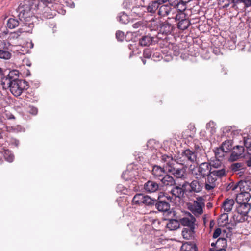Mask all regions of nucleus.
<instances>
[{
    "label": "nucleus",
    "instance_id": "obj_1",
    "mask_svg": "<svg viewBox=\"0 0 251 251\" xmlns=\"http://www.w3.org/2000/svg\"><path fill=\"white\" fill-rule=\"evenodd\" d=\"M19 12L18 18L22 24V28L19 29L20 32H29L34 27L33 17L31 8L28 5L20 4L18 7Z\"/></svg>",
    "mask_w": 251,
    "mask_h": 251
},
{
    "label": "nucleus",
    "instance_id": "obj_2",
    "mask_svg": "<svg viewBox=\"0 0 251 251\" xmlns=\"http://www.w3.org/2000/svg\"><path fill=\"white\" fill-rule=\"evenodd\" d=\"M161 162L164 163L166 170L175 177L180 178L184 176V170L177 167L178 163L172 156L163 154L161 156Z\"/></svg>",
    "mask_w": 251,
    "mask_h": 251
},
{
    "label": "nucleus",
    "instance_id": "obj_3",
    "mask_svg": "<svg viewBox=\"0 0 251 251\" xmlns=\"http://www.w3.org/2000/svg\"><path fill=\"white\" fill-rule=\"evenodd\" d=\"M169 20H172L174 23H176L177 28L181 30H184L188 28L191 25L189 19L187 17L186 14L183 12H177L171 17H169Z\"/></svg>",
    "mask_w": 251,
    "mask_h": 251
},
{
    "label": "nucleus",
    "instance_id": "obj_4",
    "mask_svg": "<svg viewBox=\"0 0 251 251\" xmlns=\"http://www.w3.org/2000/svg\"><path fill=\"white\" fill-rule=\"evenodd\" d=\"M19 72L17 70H13L8 74L1 78V85L4 90L8 89L11 84L17 82L21 79L19 78Z\"/></svg>",
    "mask_w": 251,
    "mask_h": 251
},
{
    "label": "nucleus",
    "instance_id": "obj_5",
    "mask_svg": "<svg viewBox=\"0 0 251 251\" xmlns=\"http://www.w3.org/2000/svg\"><path fill=\"white\" fill-rule=\"evenodd\" d=\"M188 209L196 216L203 213L202 206L204 205V196L197 197V201L187 204Z\"/></svg>",
    "mask_w": 251,
    "mask_h": 251
},
{
    "label": "nucleus",
    "instance_id": "obj_6",
    "mask_svg": "<svg viewBox=\"0 0 251 251\" xmlns=\"http://www.w3.org/2000/svg\"><path fill=\"white\" fill-rule=\"evenodd\" d=\"M174 21L172 20L169 19V17L167 20L160 23L159 24V32L158 33L157 38L162 39L163 38V35L166 36L171 34L174 29Z\"/></svg>",
    "mask_w": 251,
    "mask_h": 251
},
{
    "label": "nucleus",
    "instance_id": "obj_7",
    "mask_svg": "<svg viewBox=\"0 0 251 251\" xmlns=\"http://www.w3.org/2000/svg\"><path fill=\"white\" fill-rule=\"evenodd\" d=\"M167 0H142V7L151 13H155L159 6L165 3Z\"/></svg>",
    "mask_w": 251,
    "mask_h": 251
},
{
    "label": "nucleus",
    "instance_id": "obj_8",
    "mask_svg": "<svg viewBox=\"0 0 251 251\" xmlns=\"http://www.w3.org/2000/svg\"><path fill=\"white\" fill-rule=\"evenodd\" d=\"M28 88L27 82L24 80H21L11 84L8 87L11 93L15 97L20 96L23 90Z\"/></svg>",
    "mask_w": 251,
    "mask_h": 251
},
{
    "label": "nucleus",
    "instance_id": "obj_9",
    "mask_svg": "<svg viewBox=\"0 0 251 251\" xmlns=\"http://www.w3.org/2000/svg\"><path fill=\"white\" fill-rule=\"evenodd\" d=\"M166 199L172 201L173 198L165 196L162 197L160 195H159L157 200H156L155 203V207L160 212H167L170 209V204L165 201Z\"/></svg>",
    "mask_w": 251,
    "mask_h": 251
},
{
    "label": "nucleus",
    "instance_id": "obj_10",
    "mask_svg": "<svg viewBox=\"0 0 251 251\" xmlns=\"http://www.w3.org/2000/svg\"><path fill=\"white\" fill-rule=\"evenodd\" d=\"M182 187L184 188L185 193H191L192 192L198 193L202 190L203 185L202 183L198 180H194L191 183H189L187 182H185Z\"/></svg>",
    "mask_w": 251,
    "mask_h": 251
},
{
    "label": "nucleus",
    "instance_id": "obj_11",
    "mask_svg": "<svg viewBox=\"0 0 251 251\" xmlns=\"http://www.w3.org/2000/svg\"><path fill=\"white\" fill-rule=\"evenodd\" d=\"M177 11L174 7H172L169 4H162L159 6L157 11L158 14L161 17H171L174 16Z\"/></svg>",
    "mask_w": 251,
    "mask_h": 251
},
{
    "label": "nucleus",
    "instance_id": "obj_12",
    "mask_svg": "<svg viewBox=\"0 0 251 251\" xmlns=\"http://www.w3.org/2000/svg\"><path fill=\"white\" fill-rule=\"evenodd\" d=\"M180 161L183 162L182 164H185L187 162H194L196 161L197 164H199V161L197 159L196 153L192 151L187 149L184 150L181 153V156L180 157Z\"/></svg>",
    "mask_w": 251,
    "mask_h": 251
},
{
    "label": "nucleus",
    "instance_id": "obj_13",
    "mask_svg": "<svg viewBox=\"0 0 251 251\" xmlns=\"http://www.w3.org/2000/svg\"><path fill=\"white\" fill-rule=\"evenodd\" d=\"M180 224L186 227H195L196 218L190 213L179 220Z\"/></svg>",
    "mask_w": 251,
    "mask_h": 251
},
{
    "label": "nucleus",
    "instance_id": "obj_14",
    "mask_svg": "<svg viewBox=\"0 0 251 251\" xmlns=\"http://www.w3.org/2000/svg\"><path fill=\"white\" fill-rule=\"evenodd\" d=\"M159 184L152 180H149L144 185L145 191L149 193L156 192L159 189Z\"/></svg>",
    "mask_w": 251,
    "mask_h": 251
},
{
    "label": "nucleus",
    "instance_id": "obj_15",
    "mask_svg": "<svg viewBox=\"0 0 251 251\" xmlns=\"http://www.w3.org/2000/svg\"><path fill=\"white\" fill-rule=\"evenodd\" d=\"M216 180V176L211 174V170H210V173L207 176L206 181L205 183V188L208 190L213 189L216 186L215 182Z\"/></svg>",
    "mask_w": 251,
    "mask_h": 251
},
{
    "label": "nucleus",
    "instance_id": "obj_16",
    "mask_svg": "<svg viewBox=\"0 0 251 251\" xmlns=\"http://www.w3.org/2000/svg\"><path fill=\"white\" fill-rule=\"evenodd\" d=\"M250 194L247 192H241L236 194V201L238 204L248 203L250 198Z\"/></svg>",
    "mask_w": 251,
    "mask_h": 251
},
{
    "label": "nucleus",
    "instance_id": "obj_17",
    "mask_svg": "<svg viewBox=\"0 0 251 251\" xmlns=\"http://www.w3.org/2000/svg\"><path fill=\"white\" fill-rule=\"evenodd\" d=\"M229 168L233 173H242L246 169V164L243 162H235L230 165Z\"/></svg>",
    "mask_w": 251,
    "mask_h": 251
},
{
    "label": "nucleus",
    "instance_id": "obj_18",
    "mask_svg": "<svg viewBox=\"0 0 251 251\" xmlns=\"http://www.w3.org/2000/svg\"><path fill=\"white\" fill-rule=\"evenodd\" d=\"M251 209V205L249 203L238 204L236 206V211L239 213H242L247 217H251V215H248Z\"/></svg>",
    "mask_w": 251,
    "mask_h": 251
},
{
    "label": "nucleus",
    "instance_id": "obj_19",
    "mask_svg": "<svg viewBox=\"0 0 251 251\" xmlns=\"http://www.w3.org/2000/svg\"><path fill=\"white\" fill-rule=\"evenodd\" d=\"M218 222L220 226H226L229 231H231L232 230V227L228 226L229 224L228 223V215L227 213L224 212L223 214H221L218 219Z\"/></svg>",
    "mask_w": 251,
    "mask_h": 251
},
{
    "label": "nucleus",
    "instance_id": "obj_20",
    "mask_svg": "<svg viewBox=\"0 0 251 251\" xmlns=\"http://www.w3.org/2000/svg\"><path fill=\"white\" fill-rule=\"evenodd\" d=\"M165 170L166 169L164 166L163 168H161L159 166L155 165L152 168V174L155 177L158 178L160 179L163 176L164 174H165Z\"/></svg>",
    "mask_w": 251,
    "mask_h": 251
},
{
    "label": "nucleus",
    "instance_id": "obj_21",
    "mask_svg": "<svg viewBox=\"0 0 251 251\" xmlns=\"http://www.w3.org/2000/svg\"><path fill=\"white\" fill-rule=\"evenodd\" d=\"M180 222L176 219H169L166 227L170 231L176 230L179 227Z\"/></svg>",
    "mask_w": 251,
    "mask_h": 251
},
{
    "label": "nucleus",
    "instance_id": "obj_22",
    "mask_svg": "<svg viewBox=\"0 0 251 251\" xmlns=\"http://www.w3.org/2000/svg\"><path fill=\"white\" fill-rule=\"evenodd\" d=\"M234 201L231 199H226L223 203L222 208L225 212H230L234 204Z\"/></svg>",
    "mask_w": 251,
    "mask_h": 251
},
{
    "label": "nucleus",
    "instance_id": "obj_23",
    "mask_svg": "<svg viewBox=\"0 0 251 251\" xmlns=\"http://www.w3.org/2000/svg\"><path fill=\"white\" fill-rule=\"evenodd\" d=\"M195 227L184 228L182 231V235L184 238L189 240L192 239L194 236Z\"/></svg>",
    "mask_w": 251,
    "mask_h": 251
},
{
    "label": "nucleus",
    "instance_id": "obj_24",
    "mask_svg": "<svg viewBox=\"0 0 251 251\" xmlns=\"http://www.w3.org/2000/svg\"><path fill=\"white\" fill-rule=\"evenodd\" d=\"M203 165H204V163H201L198 167L191 169L192 173L196 176V178L204 177Z\"/></svg>",
    "mask_w": 251,
    "mask_h": 251
},
{
    "label": "nucleus",
    "instance_id": "obj_25",
    "mask_svg": "<svg viewBox=\"0 0 251 251\" xmlns=\"http://www.w3.org/2000/svg\"><path fill=\"white\" fill-rule=\"evenodd\" d=\"M171 193L175 199L177 198L180 199L183 196L184 193H185V190H184V188L182 186V187L176 186L171 190Z\"/></svg>",
    "mask_w": 251,
    "mask_h": 251
},
{
    "label": "nucleus",
    "instance_id": "obj_26",
    "mask_svg": "<svg viewBox=\"0 0 251 251\" xmlns=\"http://www.w3.org/2000/svg\"><path fill=\"white\" fill-rule=\"evenodd\" d=\"M160 180L164 186H172L175 184V181L174 178L168 175L162 177Z\"/></svg>",
    "mask_w": 251,
    "mask_h": 251
},
{
    "label": "nucleus",
    "instance_id": "obj_27",
    "mask_svg": "<svg viewBox=\"0 0 251 251\" xmlns=\"http://www.w3.org/2000/svg\"><path fill=\"white\" fill-rule=\"evenodd\" d=\"M154 38L149 35L143 36L139 40L142 46H148L154 42Z\"/></svg>",
    "mask_w": 251,
    "mask_h": 251
},
{
    "label": "nucleus",
    "instance_id": "obj_28",
    "mask_svg": "<svg viewBox=\"0 0 251 251\" xmlns=\"http://www.w3.org/2000/svg\"><path fill=\"white\" fill-rule=\"evenodd\" d=\"M145 195L141 193L136 194L132 199L133 204L143 205Z\"/></svg>",
    "mask_w": 251,
    "mask_h": 251
},
{
    "label": "nucleus",
    "instance_id": "obj_29",
    "mask_svg": "<svg viewBox=\"0 0 251 251\" xmlns=\"http://www.w3.org/2000/svg\"><path fill=\"white\" fill-rule=\"evenodd\" d=\"M232 218L236 224L237 223L243 222L245 220H248V217L236 211L234 213Z\"/></svg>",
    "mask_w": 251,
    "mask_h": 251
},
{
    "label": "nucleus",
    "instance_id": "obj_30",
    "mask_svg": "<svg viewBox=\"0 0 251 251\" xmlns=\"http://www.w3.org/2000/svg\"><path fill=\"white\" fill-rule=\"evenodd\" d=\"M7 26L10 29H14L18 26L19 25H22L20 20L16 19L15 18H10L7 22Z\"/></svg>",
    "mask_w": 251,
    "mask_h": 251
},
{
    "label": "nucleus",
    "instance_id": "obj_31",
    "mask_svg": "<svg viewBox=\"0 0 251 251\" xmlns=\"http://www.w3.org/2000/svg\"><path fill=\"white\" fill-rule=\"evenodd\" d=\"M214 152L215 154V157L216 159H218L219 160H222L225 155L226 153H227L224 149H223L221 147L219 148H217L214 150Z\"/></svg>",
    "mask_w": 251,
    "mask_h": 251
},
{
    "label": "nucleus",
    "instance_id": "obj_32",
    "mask_svg": "<svg viewBox=\"0 0 251 251\" xmlns=\"http://www.w3.org/2000/svg\"><path fill=\"white\" fill-rule=\"evenodd\" d=\"M134 171L126 170L122 175V177L126 181L132 180L135 177Z\"/></svg>",
    "mask_w": 251,
    "mask_h": 251
},
{
    "label": "nucleus",
    "instance_id": "obj_33",
    "mask_svg": "<svg viewBox=\"0 0 251 251\" xmlns=\"http://www.w3.org/2000/svg\"><path fill=\"white\" fill-rule=\"evenodd\" d=\"M3 155L4 159L9 162H12L14 159V155L12 152L8 149H4Z\"/></svg>",
    "mask_w": 251,
    "mask_h": 251
},
{
    "label": "nucleus",
    "instance_id": "obj_34",
    "mask_svg": "<svg viewBox=\"0 0 251 251\" xmlns=\"http://www.w3.org/2000/svg\"><path fill=\"white\" fill-rule=\"evenodd\" d=\"M244 183L243 182H239L238 183H230L228 184V185L227 187V190H232L235 191L236 190H237L238 189H239L241 191V189L242 187H244Z\"/></svg>",
    "mask_w": 251,
    "mask_h": 251
},
{
    "label": "nucleus",
    "instance_id": "obj_35",
    "mask_svg": "<svg viewBox=\"0 0 251 251\" xmlns=\"http://www.w3.org/2000/svg\"><path fill=\"white\" fill-rule=\"evenodd\" d=\"M206 130L210 136L214 135L216 132L215 124L214 122L211 121L206 124Z\"/></svg>",
    "mask_w": 251,
    "mask_h": 251
},
{
    "label": "nucleus",
    "instance_id": "obj_36",
    "mask_svg": "<svg viewBox=\"0 0 251 251\" xmlns=\"http://www.w3.org/2000/svg\"><path fill=\"white\" fill-rule=\"evenodd\" d=\"M117 19L120 23L124 24H127L129 21L128 16L124 12L119 14Z\"/></svg>",
    "mask_w": 251,
    "mask_h": 251
},
{
    "label": "nucleus",
    "instance_id": "obj_37",
    "mask_svg": "<svg viewBox=\"0 0 251 251\" xmlns=\"http://www.w3.org/2000/svg\"><path fill=\"white\" fill-rule=\"evenodd\" d=\"M156 201V199H152L148 195H145L143 205L152 206L155 204Z\"/></svg>",
    "mask_w": 251,
    "mask_h": 251
},
{
    "label": "nucleus",
    "instance_id": "obj_38",
    "mask_svg": "<svg viewBox=\"0 0 251 251\" xmlns=\"http://www.w3.org/2000/svg\"><path fill=\"white\" fill-rule=\"evenodd\" d=\"M232 3L234 5L243 3L244 8H248L251 6V0H232Z\"/></svg>",
    "mask_w": 251,
    "mask_h": 251
},
{
    "label": "nucleus",
    "instance_id": "obj_39",
    "mask_svg": "<svg viewBox=\"0 0 251 251\" xmlns=\"http://www.w3.org/2000/svg\"><path fill=\"white\" fill-rule=\"evenodd\" d=\"M241 155V153L236 151L235 148H233V151H232L229 159L230 161H235L239 159Z\"/></svg>",
    "mask_w": 251,
    "mask_h": 251
},
{
    "label": "nucleus",
    "instance_id": "obj_40",
    "mask_svg": "<svg viewBox=\"0 0 251 251\" xmlns=\"http://www.w3.org/2000/svg\"><path fill=\"white\" fill-rule=\"evenodd\" d=\"M221 147L227 153L232 149V142L231 140H226L222 143Z\"/></svg>",
    "mask_w": 251,
    "mask_h": 251
},
{
    "label": "nucleus",
    "instance_id": "obj_41",
    "mask_svg": "<svg viewBox=\"0 0 251 251\" xmlns=\"http://www.w3.org/2000/svg\"><path fill=\"white\" fill-rule=\"evenodd\" d=\"M185 247V250L183 251H198L197 246L195 244H184L182 246V248Z\"/></svg>",
    "mask_w": 251,
    "mask_h": 251
},
{
    "label": "nucleus",
    "instance_id": "obj_42",
    "mask_svg": "<svg viewBox=\"0 0 251 251\" xmlns=\"http://www.w3.org/2000/svg\"><path fill=\"white\" fill-rule=\"evenodd\" d=\"M11 57V53L10 52L0 49V58L7 60Z\"/></svg>",
    "mask_w": 251,
    "mask_h": 251
},
{
    "label": "nucleus",
    "instance_id": "obj_43",
    "mask_svg": "<svg viewBox=\"0 0 251 251\" xmlns=\"http://www.w3.org/2000/svg\"><path fill=\"white\" fill-rule=\"evenodd\" d=\"M211 174L215 175L216 176V178L217 176L222 177L226 175L225 170L223 169L220 170H214L213 171L211 170Z\"/></svg>",
    "mask_w": 251,
    "mask_h": 251
},
{
    "label": "nucleus",
    "instance_id": "obj_44",
    "mask_svg": "<svg viewBox=\"0 0 251 251\" xmlns=\"http://www.w3.org/2000/svg\"><path fill=\"white\" fill-rule=\"evenodd\" d=\"M168 2L169 4L171 6H173L174 8L177 7L178 8L180 5H182V2L181 0H167L165 3Z\"/></svg>",
    "mask_w": 251,
    "mask_h": 251
},
{
    "label": "nucleus",
    "instance_id": "obj_45",
    "mask_svg": "<svg viewBox=\"0 0 251 251\" xmlns=\"http://www.w3.org/2000/svg\"><path fill=\"white\" fill-rule=\"evenodd\" d=\"M218 247H221L220 248H225L226 247V240L224 238H219L216 243Z\"/></svg>",
    "mask_w": 251,
    "mask_h": 251
},
{
    "label": "nucleus",
    "instance_id": "obj_46",
    "mask_svg": "<svg viewBox=\"0 0 251 251\" xmlns=\"http://www.w3.org/2000/svg\"><path fill=\"white\" fill-rule=\"evenodd\" d=\"M132 27L134 29H139L138 31H135L134 32L139 31L141 30H143L145 27L144 26L143 23L139 21L132 25Z\"/></svg>",
    "mask_w": 251,
    "mask_h": 251
},
{
    "label": "nucleus",
    "instance_id": "obj_47",
    "mask_svg": "<svg viewBox=\"0 0 251 251\" xmlns=\"http://www.w3.org/2000/svg\"><path fill=\"white\" fill-rule=\"evenodd\" d=\"M221 160H219L218 159L211 160L209 162V165L210 166L213 167L215 169H216L221 166Z\"/></svg>",
    "mask_w": 251,
    "mask_h": 251
},
{
    "label": "nucleus",
    "instance_id": "obj_48",
    "mask_svg": "<svg viewBox=\"0 0 251 251\" xmlns=\"http://www.w3.org/2000/svg\"><path fill=\"white\" fill-rule=\"evenodd\" d=\"M162 58V56L159 52H154L152 53L151 59L155 61L160 60Z\"/></svg>",
    "mask_w": 251,
    "mask_h": 251
},
{
    "label": "nucleus",
    "instance_id": "obj_49",
    "mask_svg": "<svg viewBox=\"0 0 251 251\" xmlns=\"http://www.w3.org/2000/svg\"><path fill=\"white\" fill-rule=\"evenodd\" d=\"M27 111L32 115H36L38 113V109L33 106H29L27 108Z\"/></svg>",
    "mask_w": 251,
    "mask_h": 251
},
{
    "label": "nucleus",
    "instance_id": "obj_50",
    "mask_svg": "<svg viewBox=\"0 0 251 251\" xmlns=\"http://www.w3.org/2000/svg\"><path fill=\"white\" fill-rule=\"evenodd\" d=\"M116 38L119 41H123L124 39V33L120 30H118L116 32Z\"/></svg>",
    "mask_w": 251,
    "mask_h": 251
},
{
    "label": "nucleus",
    "instance_id": "obj_51",
    "mask_svg": "<svg viewBox=\"0 0 251 251\" xmlns=\"http://www.w3.org/2000/svg\"><path fill=\"white\" fill-rule=\"evenodd\" d=\"M122 5L124 8L130 9L132 6V1L131 0H124Z\"/></svg>",
    "mask_w": 251,
    "mask_h": 251
},
{
    "label": "nucleus",
    "instance_id": "obj_52",
    "mask_svg": "<svg viewBox=\"0 0 251 251\" xmlns=\"http://www.w3.org/2000/svg\"><path fill=\"white\" fill-rule=\"evenodd\" d=\"M152 51L149 49L144 50L143 51V56L144 58H150L152 57Z\"/></svg>",
    "mask_w": 251,
    "mask_h": 251
},
{
    "label": "nucleus",
    "instance_id": "obj_53",
    "mask_svg": "<svg viewBox=\"0 0 251 251\" xmlns=\"http://www.w3.org/2000/svg\"><path fill=\"white\" fill-rule=\"evenodd\" d=\"M12 130L15 132H20L25 131V128L20 125H17L12 127Z\"/></svg>",
    "mask_w": 251,
    "mask_h": 251
},
{
    "label": "nucleus",
    "instance_id": "obj_54",
    "mask_svg": "<svg viewBox=\"0 0 251 251\" xmlns=\"http://www.w3.org/2000/svg\"><path fill=\"white\" fill-rule=\"evenodd\" d=\"M232 128L231 126H226L223 128V136H228V133L231 131Z\"/></svg>",
    "mask_w": 251,
    "mask_h": 251
},
{
    "label": "nucleus",
    "instance_id": "obj_55",
    "mask_svg": "<svg viewBox=\"0 0 251 251\" xmlns=\"http://www.w3.org/2000/svg\"><path fill=\"white\" fill-rule=\"evenodd\" d=\"M221 233V230L220 228L216 229L213 233V237L217 238L220 235Z\"/></svg>",
    "mask_w": 251,
    "mask_h": 251
},
{
    "label": "nucleus",
    "instance_id": "obj_56",
    "mask_svg": "<svg viewBox=\"0 0 251 251\" xmlns=\"http://www.w3.org/2000/svg\"><path fill=\"white\" fill-rule=\"evenodd\" d=\"M244 146L247 148L251 147V140L249 139H244Z\"/></svg>",
    "mask_w": 251,
    "mask_h": 251
},
{
    "label": "nucleus",
    "instance_id": "obj_57",
    "mask_svg": "<svg viewBox=\"0 0 251 251\" xmlns=\"http://www.w3.org/2000/svg\"><path fill=\"white\" fill-rule=\"evenodd\" d=\"M233 148H235L236 151L241 153L242 154L244 151V148L242 146H236L235 147Z\"/></svg>",
    "mask_w": 251,
    "mask_h": 251
},
{
    "label": "nucleus",
    "instance_id": "obj_58",
    "mask_svg": "<svg viewBox=\"0 0 251 251\" xmlns=\"http://www.w3.org/2000/svg\"><path fill=\"white\" fill-rule=\"evenodd\" d=\"M41 2H42L45 5H47L48 4L52 3L54 2L56 0H40Z\"/></svg>",
    "mask_w": 251,
    "mask_h": 251
},
{
    "label": "nucleus",
    "instance_id": "obj_59",
    "mask_svg": "<svg viewBox=\"0 0 251 251\" xmlns=\"http://www.w3.org/2000/svg\"><path fill=\"white\" fill-rule=\"evenodd\" d=\"M19 141L16 139H12L11 141V144L16 147H18L19 145Z\"/></svg>",
    "mask_w": 251,
    "mask_h": 251
},
{
    "label": "nucleus",
    "instance_id": "obj_60",
    "mask_svg": "<svg viewBox=\"0 0 251 251\" xmlns=\"http://www.w3.org/2000/svg\"><path fill=\"white\" fill-rule=\"evenodd\" d=\"M198 2L197 3V4L198 5H199L200 6V9L199 10H201L202 11V9L203 8V5H204V2L203 1H201V0H197Z\"/></svg>",
    "mask_w": 251,
    "mask_h": 251
},
{
    "label": "nucleus",
    "instance_id": "obj_61",
    "mask_svg": "<svg viewBox=\"0 0 251 251\" xmlns=\"http://www.w3.org/2000/svg\"><path fill=\"white\" fill-rule=\"evenodd\" d=\"M24 62L26 66H30L31 65V63L28 59H25Z\"/></svg>",
    "mask_w": 251,
    "mask_h": 251
},
{
    "label": "nucleus",
    "instance_id": "obj_62",
    "mask_svg": "<svg viewBox=\"0 0 251 251\" xmlns=\"http://www.w3.org/2000/svg\"><path fill=\"white\" fill-rule=\"evenodd\" d=\"M191 0H181L182 2V5L184 7L185 5L190 2Z\"/></svg>",
    "mask_w": 251,
    "mask_h": 251
},
{
    "label": "nucleus",
    "instance_id": "obj_63",
    "mask_svg": "<svg viewBox=\"0 0 251 251\" xmlns=\"http://www.w3.org/2000/svg\"><path fill=\"white\" fill-rule=\"evenodd\" d=\"M246 165L248 167H251V157L246 161Z\"/></svg>",
    "mask_w": 251,
    "mask_h": 251
},
{
    "label": "nucleus",
    "instance_id": "obj_64",
    "mask_svg": "<svg viewBox=\"0 0 251 251\" xmlns=\"http://www.w3.org/2000/svg\"><path fill=\"white\" fill-rule=\"evenodd\" d=\"M210 251H226L225 248H219L215 250H212L211 249H210Z\"/></svg>",
    "mask_w": 251,
    "mask_h": 251
}]
</instances>
